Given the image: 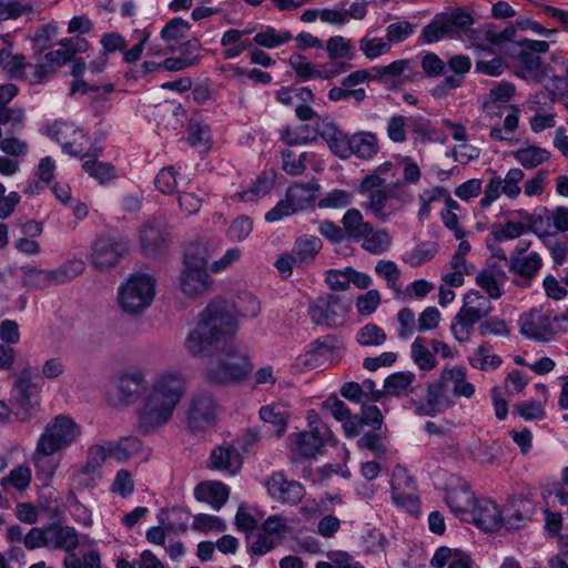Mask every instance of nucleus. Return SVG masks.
Here are the masks:
<instances>
[{
  "label": "nucleus",
  "mask_w": 568,
  "mask_h": 568,
  "mask_svg": "<svg viewBox=\"0 0 568 568\" xmlns=\"http://www.w3.org/2000/svg\"><path fill=\"white\" fill-rule=\"evenodd\" d=\"M186 393V379L174 371L158 374L136 409V428L143 435L163 429L173 418L174 412Z\"/></svg>",
  "instance_id": "1"
},
{
  "label": "nucleus",
  "mask_w": 568,
  "mask_h": 568,
  "mask_svg": "<svg viewBox=\"0 0 568 568\" xmlns=\"http://www.w3.org/2000/svg\"><path fill=\"white\" fill-rule=\"evenodd\" d=\"M186 393V379L174 371L158 374L136 409V428L143 435L163 429L173 418L174 412Z\"/></svg>",
  "instance_id": "2"
},
{
  "label": "nucleus",
  "mask_w": 568,
  "mask_h": 568,
  "mask_svg": "<svg viewBox=\"0 0 568 568\" xmlns=\"http://www.w3.org/2000/svg\"><path fill=\"white\" fill-rule=\"evenodd\" d=\"M186 393V379L174 371L158 374L136 409V428L143 435L163 429L173 418L174 412Z\"/></svg>",
  "instance_id": "3"
},
{
  "label": "nucleus",
  "mask_w": 568,
  "mask_h": 568,
  "mask_svg": "<svg viewBox=\"0 0 568 568\" xmlns=\"http://www.w3.org/2000/svg\"><path fill=\"white\" fill-rule=\"evenodd\" d=\"M237 323L225 301H214L199 315L195 326L184 341V348L192 357L211 358L232 341Z\"/></svg>",
  "instance_id": "4"
},
{
  "label": "nucleus",
  "mask_w": 568,
  "mask_h": 568,
  "mask_svg": "<svg viewBox=\"0 0 568 568\" xmlns=\"http://www.w3.org/2000/svg\"><path fill=\"white\" fill-rule=\"evenodd\" d=\"M210 257L209 247L203 243L190 244L185 248L179 281L180 288L185 296L197 298L210 291L212 286V278L207 273Z\"/></svg>",
  "instance_id": "5"
},
{
  "label": "nucleus",
  "mask_w": 568,
  "mask_h": 568,
  "mask_svg": "<svg viewBox=\"0 0 568 568\" xmlns=\"http://www.w3.org/2000/svg\"><path fill=\"white\" fill-rule=\"evenodd\" d=\"M253 365L246 352L235 347L231 342L225 351L211 357L205 366V378L213 384L224 385L246 379Z\"/></svg>",
  "instance_id": "6"
},
{
  "label": "nucleus",
  "mask_w": 568,
  "mask_h": 568,
  "mask_svg": "<svg viewBox=\"0 0 568 568\" xmlns=\"http://www.w3.org/2000/svg\"><path fill=\"white\" fill-rule=\"evenodd\" d=\"M494 307L489 297L478 291L464 295L463 305L450 323V333L455 341L464 344L470 341L475 325L489 316Z\"/></svg>",
  "instance_id": "7"
},
{
  "label": "nucleus",
  "mask_w": 568,
  "mask_h": 568,
  "mask_svg": "<svg viewBox=\"0 0 568 568\" xmlns=\"http://www.w3.org/2000/svg\"><path fill=\"white\" fill-rule=\"evenodd\" d=\"M156 281L144 273L131 274L119 287L118 300L123 312L139 314L146 310L155 296Z\"/></svg>",
  "instance_id": "8"
},
{
  "label": "nucleus",
  "mask_w": 568,
  "mask_h": 568,
  "mask_svg": "<svg viewBox=\"0 0 568 568\" xmlns=\"http://www.w3.org/2000/svg\"><path fill=\"white\" fill-rule=\"evenodd\" d=\"M81 427L68 415L53 417L44 427L37 442L43 453H58L77 443Z\"/></svg>",
  "instance_id": "9"
},
{
  "label": "nucleus",
  "mask_w": 568,
  "mask_h": 568,
  "mask_svg": "<svg viewBox=\"0 0 568 568\" xmlns=\"http://www.w3.org/2000/svg\"><path fill=\"white\" fill-rule=\"evenodd\" d=\"M148 386L145 373L139 368L122 372L108 390L106 402L115 408H125L135 404Z\"/></svg>",
  "instance_id": "10"
},
{
  "label": "nucleus",
  "mask_w": 568,
  "mask_h": 568,
  "mask_svg": "<svg viewBox=\"0 0 568 568\" xmlns=\"http://www.w3.org/2000/svg\"><path fill=\"white\" fill-rule=\"evenodd\" d=\"M561 317L552 311L532 308L519 317L520 333L526 338L547 343L560 332Z\"/></svg>",
  "instance_id": "11"
},
{
  "label": "nucleus",
  "mask_w": 568,
  "mask_h": 568,
  "mask_svg": "<svg viewBox=\"0 0 568 568\" xmlns=\"http://www.w3.org/2000/svg\"><path fill=\"white\" fill-rule=\"evenodd\" d=\"M318 189L320 185L315 180L307 183H294L287 189L285 199L265 214V220L276 222L284 216L310 207L316 199Z\"/></svg>",
  "instance_id": "12"
},
{
  "label": "nucleus",
  "mask_w": 568,
  "mask_h": 568,
  "mask_svg": "<svg viewBox=\"0 0 568 568\" xmlns=\"http://www.w3.org/2000/svg\"><path fill=\"white\" fill-rule=\"evenodd\" d=\"M349 303L333 294L320 296L310 304L308 315L316 325L339 327L346 322Z\"/></svg>",
  "instance_id": "13"
},
{
  "label": "nucleus",
  "mask_w": 568,
  "mask_h": 568,
  "mask_svg": "<svg viewBox=\"0 0 568 568\" xmlns=\"http://www.w3.org/2000/svg\"><path fill=\"white\" fill-rule=\"evenodd\" d=\"M525 180V173L519 168H511L505 176L493 175L484 187V196L479 201L481 209L489 207L501 195L509 200L517 199L521 193V183Z\"/></svg>",
  "instance_id": "14"
},
{
  "label": "nucleus",
  "mask_w": 568,
  "mask_h": 568,
  "mask_svg": "<svg viewBox=\"0 0 568 568\" xmlns=\"http://www.w3.org/2000/svg\"><path fill=\"white\" fill-rule=\"evenodd\" d=\"M217 405L211 394L196 392L190 399L187 425L192 430H202L212 425L216 417Z\"/></svg>",
  "instance_id": "15"
},
{
  "label": "nucleus",
  "mask_w": 568,
  "mask_h": 568,
  "mask_svg": "<svg viewBox=\"0 0 568 568\" xmlns=\"http://www.w3.org/2000/svg\"><path fill=\"white\" fill-rule=\"evenodd\" d=\"M126 250L128 244L121 236L100 237L92 250V263L99 270H108L118 264Z\"/></svg>",
  "instance_id": "16"
},
{
  "label": "nucleus",
  "mask_w": 568,
  "mask_h": 568,
  "mask_svg": "<svg viewBox=\"0 0 568 568\" xmlns=\"http://www.w3.org/2000/svg\"><path fill=\"white\" fill-rule=\"evenodd\" d=\"M331 439L329 437L311 430L292 433L288 436L290 457L295 463L312 458L316 456L325 443Z\"/></svg>",
  "instance_id": "17"
},
{
  "label": "nucleus",
  "mask_w": 568,
  "mask_h": 568,
  "mask_svg": "<svg viewBox=\"0 0 568 568\" xmlns=\"http://www.w3.org/2000/svg\"><path fill=\"white\" fill-rule=\"evenodd\" d=\"M544 265L537 252H530L523 257L509 256L508 271L513 275V283L521 288L531 285Z\"/></svg>",
  "instance_id": "18"
},
{
  "label": "nucleus",
  "mask_w": 568,
  "mask_h": 568,
  "mask_svg": "<svg viewBox=\"0 0 568 568\" xmlns=\"http://www.w3.org/2000/svg\"><path fill=\"white\" fill-rule=\"evenodd\" d=\"M45 134L58 142L65 153L77 155L82 151L81 140L85 135L81 129L65 121H54L45 128Z\"/></svg>",
  "instance_id": "19"
},
{
  "label": "nucleus",
  "mask_w": 568,
  "mask_h": 568,
  "mask_svg": "<svg viewBox=\"0 0 568 568\" xmlns=\"http://www.w3.org/2000/svg\"><path fill=\"white\" fill-rule=\"evenodd\" d=\"M266 488L270 496L282 504L296 505L305 495L301 483L288 480L282 473L273 474L266 481Z\"/></svg>",
  "instance_id": "20"
},
{
  "label": "nucleus",
  "mask_w": 568,
  "mask_h": 568,
  "mask_svg": "<svg viewBox=\"0 0 568 568\" xmlns=\"http://www.w3.org/2000/svg\"><path fill=\"white\" fill-rule=\"evenodd\" d=\"M473 523L484 531L500 529L504 521V510L490 499H479L470 511Z\"/></svg>",
  "instance_id": "21"
},
{
  "label": "nucleus",
  "mask_w": 568,
  "mask_h": 568,
  "mask_svg": "<svg viewBox=\"0 0 568 568\" xmlns=\"http://www.w3.org/2000/svg\"><path fill=\"white\" fill-rule=\"evenodd\" d=\"M534 231L540 239L568 231V207L558 206L552 211L545 210L535 221Z\"/></svg>",
  "instance_id": "22"
},
{
  "label": "nucleus",
  "mask_w": 568,
  "mask_h": 568,
  "mask_svg": "<svg viewBox=\"0 0 568 568\" xmlns=\"http://www.w3.org/2000/svg\"><path fill=\"white\" fill-rule=\"evenodd\" d=\"M440 381L450 388L452 394L457 397L471 398L476 387L467 378V369L462 365L444 367L440 372Z\"/></svg>",
  "instance_id": "23"
},
{
  "label": "nucleus",
  "mask_w": 568,
  "mask_h": 568,
  "mask_svg": "<svg viewBox=\"0 0 568 568\" xmlns=\"http://www.w3.org/2000/svg\"><path fill=\"white\" fill-rule=\"evenodd\" d=\"M318 133L326 141L331 151L341 159H349V140L342 129L332 121H323L318 124Z\"/></svg>",
  "instance_id": "24"
},
{
  "label": "nucleus",
  "mask_w": 568,
  "mask_h": 568,
  "mask_svg": "<svg viewBox=\"0 0 568 568\" xmlns=\"http://www.w3.org/2000/svg\"><path fill=\"white\" fill-rule=\"evenodd\" d=\"M242 467V457L231 445L215 447L210 455V468L235 475Z\"/></svg>",
  "instance_id": "25"
},
{
  "label": "nucleus",
  "mask_w": 568,
  "mask_h": 568,
  "mask_svg": "<svg viewBox=\"0 0 568 568\" xmlns=\"http://www.w3.org/2000/svg\"><path fill=\"white\" fill-rule=\"evenodd\" d=\"M16 392L11 400L13 416L19 422H27L39 407L38 396L32 394L33 389L30 385H18Z\"/></svg>",
  "instance_id": "26"
},
{
  "label": "nucleus",
  "mask_w": 568,
  "mask_h": 568,
  "mask_svg": "<svg viewBox=\"0 0 568 568\" xmlns=\"http://www.w3.org/2000/svg\"><path fill=\"white\" fill-rule=\"evenodd\" d=\"M48 548L72 552L79 546L78 532L73 527L57 524L48 525Z\"/></svg>",
  "instance_id": "27"
},
{
  "label": "nucleus",
  "mask_w": 568,
  "mask_h": 568,
  "mask_svg": "<svg viewBox=\"0 0 568 568\" xmlns=\"http://www.w3.org/2000/svg\"><path fill=\"white\" fill-rule=\"evenodd\" d=\"M229 488L220 481H204L195 487L194 495L199 501L210 504L215 510L229 499Z\"/></svg>",
  "instance_id": "28"
},
{
  "label": "nucleus",
  "mask_w": 568,
  "mask_h": 568,
  "mask_svg": "<svg viewBox=\"0 0 568 568\" xmlns=\"http://www.w3.org/2000/svg\"><path fill=\"white\" fill-rule=\"evenodd\" d=\"M260 418L270 424L273 433L281 437L286 432L290 409L284 403H272L260 408Z\"/></svg>",
  "instance_id": "29"
},
{
  "label": "nucleus",
  "mask_w": 568,
  "mask_h": 568,
  "mask_svg": "<svg viewBox=\"0 0 568 568\" xmlns=\"http://www.w3.org/2000/svg\"><path fill=\"white\" fill-rule=\"evenodd\" d=\"M349 158L356 155L362 160L373 159L379 151L376 134L367 131H361L351 136Z\"/></svg>",
  "instance_id": "30"
},
{
  "label": "nucleus",
  "mask_w": 568,
  "mask_h": 568,
  "mask_svg": "<svg viewBox=\"0 0 568 568\" xmlns=\"http://www.w3.org/2000/svg\"><path fill=\"white\" fill-rule=\"evenodd\" d=\"M409 129L422 130V121L413 116L394 114L387 120L386 133L394 143H403Z\"/></svg>",
  "instance_id": "31"
},
{
  "label": "nucleus",
  "mask_w": 568,
  "mask_h": 568,
  "mask_svg": "<svg viewBox=\"0 0 568 568\" xmlns=\"http://www.w3.org/2000/svg\"><path fill=\"white\" fill-rule=\"evenodd\" d=\"M166 233L161 223L150 222L141 231V247L145 255H153L166 243Z\"/></svg>",
  "instance_id": "32"
},
{
  "label": "nucleus",
  "mask_w": 568,
  "mask_h": 568,
  "mask_svg": "<svg viewBox=\"0 0 568 568\" xmlns=\"http://www.w3.org/2000/svg\"><path fill=\"white\" fill-rule=\"evenodd\" d=\"M513 158L526 170H532L547 162L551 154L536 144H526L511 152Z\"/></svg>",
  "instance_id": "33"
},
{
  "label": "nucleus",
  "mask_w": 568,
  "mask_h": 568,
  "mask_svg": "<svg viewBox=\"0 0 568 568\" xmlns=\"http://www.w3.org/2000/svg\"><path fill=\"white\" fill-rule=\"evenodd\" d=\"M446 503L455 515L462 519H466L469 509L474 507V494L465 485L452 488L446 494Z\"/></svg>",
  "instance_id": "34"
},
{
  "label": "nucleus",
  "mask_w": 568,
  "mask_h": 568,
  "mask_svg": "<svg viewBox=\"0 0 568 568\" xmlns=\"http://www.w3.org/2000/svg\"><path fill=\"white\" fill-rule=\"evenodd\" d=\"M343 230L347 237L359 241L372 232V224L364 220L357 209H348L342 217Z\"/></svg>",
  "instance_id": "35"
},
{
  "label": "nucleus",
  "mask_w": 568,
  "mask_h": 568,
  "mask_svg": "<svg viewBox=\"0 0 568 568\" xmlns=\"http://www.w3.org/2000/svg\"><path fill=\"white\" fill-rule=\"evenodd\" d=\"M322 248V241L314 235H303L296 239L291 251L295 255L297 262L302 265H308Z\"/></svg>",
  "instance_id": "36"
},
{
  "label": "nucleus",
  "mask_w": 568,
  "mask_h": 568,
  "mask_svg": "<svg viewBox=\"0 0 568 568\" xmlns=\"http://www.w3.org/2000/svg\"><path fill=\"white\" fill-rule=\"evenodd\" d=\"M469 365L478 371H494L501 365V358L491 353V346L487 342L478 345L468 356Z\"/></svg>",
  "instance_id": "37"
},
{
  "label": "nucleus",
  "mask_w": 568,
  "mask_h": 568,
  "mask_svg": "<svg viewBox=\"0 0 568 568\" xmlns=\"http://www.w3.org/2000/svg\"><path fill=\"white\" fill-rule=\"evenodd\" d=\"M505 277L504 271H499L497 274L491 270H483L476 275V284L487 293L489 300H498L504 294Z\"/></svg>",
  "instance_id": "38"
},
{
  "label": "nucleus",
  "mask_w": 568,
  "mask_h": 568,
  "mask_svg": "<svg viewBox=\"0 0 568 568\" xmlns=\"http://www.w3.org/2000/svg\"><path fill=\"white\" fill-rule=\"evenodd\" d=\"M187 142L200 152H207L212 146V135L210 126L206 123L195 119L190 120L187 124Z\"/></svg>",
  "instance_id": "39"
},
{
  "label": "nucleus",
  "mask_w": 568,
  "mask_h": 568,
  "mask_svg": "<svg viewBox=\"0 0 568 568\" xmlns=\"http://www.w3.org/2000/svg\"><path fill=\"white\" fill-rule=\"evenodd\" d=\"M410 357L420 371L428 372L437 366L434 352L428 348L424 337L418 336L414 339L410 345Z\"/></svg>",
  "instance_id": "40"
},
{
  "label": "nucleus",
  "mask_w": 568,
  "mask_h": 568,
  "mask_svg": "<svg viewBox=\"0 0 568 568\" xmlns=\"http://www.w3.org/2000/svg\"><path fill=\"white\" fill-rule=\"evenodd\" d=\"M190 28V23L182 18H173L164 26L161 37L168 43L171 52H174L178 43L186 38Z\"/></svg>",
  "instance_id": "41"
},
{
  "label": "nucleus",
  "mask_w": 568,
  "mask_h": 568,
  "mask_svg": "<svg viewBox=\"0 0 568 568\" xmlns=\"http://www.w3.org/2000/svg\"><path fill=\"white\" fill-rule=\"evenodd\" d=\"M142 450V442L134 436L123 437L109 447L110 456L118 463H125Z\"/></svg>",
  "instance_id": "42"
},
{
  "label": "nucleus",
  "mask_w": 568,
  "mask_h": 568,
  "mask_svg": "<svg viewBox=\"0 0 568 568\" xmlns=\"http://www.w3.org/2000/svg\"><path fill=\"white\" fill-rule=\"evenodd\" d=\"M445 385L439 379L438 383L430 384L427 388L425 397V406L427 415H435L448 407V399L445 392Z\"/></svg>",
  "instance_id": "43"
},
{
  "label": "nucleus",
  "mask_w": 568,
  "mask_h": 568,
  "mask_svg": "<svg viewBox=\"0 0 568 568\" xmlns=\"http://www.w3.org/2000/svg\"><path fill=\"white\" fill-rule=\"evenodd\" d=\"M82 168L90 176L101 184L110 182L115 178V171L111 164L98 161L89 154H85L82 158Z\"/></svg>",
  "instance_id": "44"
},
{
  "label": "nucleus",
  "mask_w": 568,
  "mask_h": 568,
  "mask_svg": "<svg viewBox=\"0 0 568 568\" xmlns=\"http://www.w3.org/2000/svg\"><path fill=\"white\" fill-rule=\"evenodd\" d=\"M517 62L523 78L535 81L542 79L544 71L538 55L523 49L517 55Z\"/></svg>",
  "instance_id": "45"
},
{
  "label": "nucleus",
  "mask_w": 568,
  "mask_h": 568,
  "mask_svg": "<svg viewBox=\"0 0 568 568\" xmlns=\"http://www.w3.org/2000/svg\"><path fill=\"white\" fill-rule=\"evenodd\" d=\"M293 39V36L287 30H276L273 27H266L257 32L254 37V42L266 49H274L281 47Z\"/></svg>",
  "instance_id": "46"
},
{
  "label": "nucleus",
  "mask_w": 568,
  "mask_h": 568,
  "mask_svg": "<svg viewBox=\"0 0 568 568\" xmlns=\"http://www.w3.org/2000/svg\"><path fill=\"white\" fill-rule=\"evenodd\" d=\"M359 241H362V247L374 255L386 252L392 244V237L388 232L385 230H375L374 226H372V232Z\"/></svg>",
  "instance_id": "47"
},
{
  "label": "nucleus",
  "mask_w": 568,
  "mask_h": 568,
  "mask_svg": "<svg viewBox=\"0 0 568 568\" xmlns=\"http://www.w3.org/2000/svg\"><path fill=\"white\" fill-rule=\"evenodd\" d=\"M23 275L24 284L33 288H45L54 286L52 278V270L38 268L31 265L20 267Z\"/></svg>",
  "instance_id": "48"
},
{
  "label": "nucleus",
  "mask_w": 568,
  "mask_h": 568,
  "mask_svg": "<svg viewBox=\"0 0 568 568\" xmlns=\"http://www.w3.org/2000/svg\"><path fill=\"white\" fill-rule=\"evenodd\" d=\"M85 264L82 260L73 258L59 265L52 270V278L54 285H62L82 274Z\"/></svg>",
  "instance_id": "49"
},
{
  "label": "nucleus",
  "mask_w": 568,
  "mask_h": 568,
  "mask_svg": "<svg viewBox=\"0 0 568 568\" xmlns=\"http://www.w3.org/2000/svg\"><path fill=\"white\" fill-rule=\"evenodd\" d=\"M415 381V374L412 372H398L389 375L384 381V394L389 396H400L406 393Z\"/></svg>",
  "instance_id": "50"
},
{
  "label": "nucleus",
  "mask_w": 568,
  "mask_h": 568,
  "mask_svg": "<svg viewBox=\"0 0 568 568\" xmlns=\"http://www.w3.org/2000/svg\"><path fill=\"white\" fill-rule=\"evenodd\" d=\"M53 72L54 68L50 63H45L44 61L37 63L26 61L21 81L37 85L47 81Z\"/></svg>",
  "instance_id": "51"
},
{
  "label": "nucleus",
  "mask_w": 568,
  "mask_h": 568,
  "mask_svg": "<svg viewBox=\"0 0 568 568\" xmlns=\"http://www.w3.org/2000/svg\"><path fill=\"white\" fill-rule=\"evenodd\" d=\"M438 252V244L433 241H425L416 245L410 252L405 254L404 261L412 266H419L432 258Z\"/></svg>",
  "instance_id": "52"
},
{
  "label": "nucleus",
  "mask_w": 568,
  "mask_h": 568,
  "mask_svg": "<svg viewBox=\"0 0 568 568\" xmlns=\"http://www.w3.org/2000/svg\"><path fill=\"white\" fill-rule=\"evenodd\" d=\"M26 57L8 49L0 50V68L14 80H21Z\"/></svg>",
  "instance_id": "53"
},
{
  "label": "nucleus",
  "mask_w": 568,
  "mask_h": 568,
  "mask_svg": "<svg viewBox=\"0 0 568 568\" xmlns=\"http://www.w3.org/2000/svg\"><path fill=\"white\" fill-rule=\"evenodd\" d=\"M313 158L314 154L310 152H302L297 155L291 150H285L282 152L283 171L290 175H300L306 170L305 163Z\"/></svg>",
  "instance_id": "54"
},
{
  "label": "nucleus",
  "mask_w": 568,
  "mask_h": 568,
  "mask_svg": "<svg viewBox=\"0 0 568 568\" xmlns=\"http://www.w3.org/2000/svg\"><path fill=\"white\" fill-rule=\"evenodd\" d=\"M386 339L387 335L384 329L374 323L362 326L356 333V341L362 346H382Z\"/></svg>",
  "instance_id": "55"
},
{
  "label": "nucleus",
  "mask_w": 568,
  "mask_h": 568,
  "mask_svg": "<svg viewBox=\"0 0 568 568\" xmlns=\"http://www.w3.org/2000/svg\"><path fill=\"white\" fill-rule=\"evenodd\" d=\"M359 50L367 59L374 60L390 52L392 45L387 39L367 34L359 40Z\"/></svg>",
  "instance_id": "56"
},
{
  "label": "nucleus",
  "mask_w": 568,
  "mask_h": 568,
  "mask_svg": "<svg viewBox=\"0 0 568 568\" xmlns=\"http://www.w3.org/2000/svg\"><path fill=\"white\" fill-rule=\"evenodd\" d=\"M54 453H43L40 450V445H36V449L32 455V462L37 470L38 476L50 479L54 476L59 462L50 458Z\"/></svg>",
  "instance_id": "57"
},
{
  "label": "nucleus",
  "mask_w": 568,
  "mask_h": 568,
  "mask_svg": "<svg viewBox=\"0 0 568 568\" xmlns=\"http://www.w3.org/2000/svg\"><path fill=\"white\" fill-rule=\"evenodd\" d=\"M446 191L444 186H433L429 189L424 190L419 195V210H418V217L419 220H425L429 216L432 211V204L435 202L443 201L446 196Z\"/></svg>",
  "instance_id": "58"
},
{
  "label": "nucleus",
  "mask_w": 568,
  "mask_h": 568,
  "mask_svg": "<svg viewBox=\"0 0 568 568\" xmlns=\"http://www.w3.org/2000/svg\"><path fill=\"white\" fill-rule=\"evenodd\" d=\"M326 51L328 58L336 59H352L354 57V48L352 41L342 36L331 37L326 41Z\"/></svg>",
  "instance_id": "59"
},
{
  "label": "nucleus",
  "mask_w": 568,
  "mask_h": 568,
  "mask_svg": "<svg viewBox=\"0 0 568 568\" xmlns=\"http://www.w3.org/2000/svg\"><path fill=\"white\" fill-rule=\"evenodd\" d=\"M442 16L447 24L449 37L456 36L474 22L473 17L463 9H456L450 13H443Z\"/></svg>",
  "instance_id": "60"
},
{
  "label": "nucleus",
  "mask_w": 568,
  "mask_h": 568,
  "mask_svg": "<svg viewBox=\"0 0 568 568\" xmlns=\"http://www.w3.org/2000/svg\"><path fill=\"white\" fill-rule=\"evenodd\" d=\"M526 231L521 222L507 221L504 224H495L491 227V235L495 241L504 242L520 237Z\"/></svg>",
  "instance_id": "61"
},
{
  "label": "nucleus",
  "mask_w": 568,
  "mask_h": 568,
  "mask_svg": "<svg viewBox=\"0 0 568 568\" xmlns=\"http://www.w3.org/2000/svg\"><path fill=\"white\" fill-rule=\"evenodd\" d=\"M288 63L298 78L304 81L318 77V65L311 63L304 55L294 53L290 57Z\"/></svg>",
  "instance_id": "62"
},
{
  "label": "nucleus",
  "mask_w": 568,
  "mask_h": 568,
  "mask_svg": "<svg viewBox=\"0 0 568 568\" xmlns=\"http://www.w3.org/2000/svg\"><path fill=\"white\" fill-rule=\"evenodd\" d=\"M282 141L287 145L306 144L314 139V134L308 125H298L296 128H285L281 132Z\"/></svg>",
  "instance_id": "63"
},
{
  "label": "nucleus",
  "mask_w": 568,
  "mask_h": 568,
  "mask_svg": "<svg viewBox=\"0 0 568 568\" xmlns=\"http://www.w3.org/2000/svg\"><path fill=\"white\" fill-rule=\"evenodd\" d=\"M64 568H102L100 554L92 549L85 552L82 558L70 554L63 560Z\"/></svg>",
  "instance_id": "64"
}]
</instances>
